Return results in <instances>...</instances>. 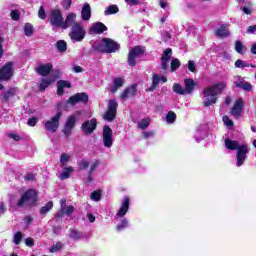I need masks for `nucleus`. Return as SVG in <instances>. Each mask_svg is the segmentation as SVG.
Returning <instances> with one entry per match:
<instances>
[{
    "instance_id": "052dcab7",
    "label": "nucleus",
    "mask_w": 256,
    "mask_h": 256,
    "mask_svg": "<svg viewBox=\"0 0 256 256\" xmlns=\"http://www.w3.org/2000/svg\"><path fill=\"white\" fill-rule=\"evenodd\" d=\"M161 69H163V71H167V69H169V61L161 60Z\"/></svg>"
},
{
    "instance_id": "473e14b6",
    "label": "nucleus",
    "mask_w": 256,
    "mask_h": 256,
    "mask_svg": "<svg viewBox=\"0 0 256 256\" xmlns=\"http://www.w3.org/2000/svg\"><path fill=\"white\" fill-rule=\"evenodd\" d=\"M51 83H53V80L42 78L39 84V91L43 93V91H45V89H47Z\"/></svg>"
},
{
    "instance_id": "ea45409f",
    "label": "nucleus",
    "mask_w": 256,
    "mask_h": 256,
    "mask_svg": "<svg viewBox=\"0 0 256 256\" xmlns=\"http://www.w3.org/2000/svg\"><path fill=\"white\" fill-rule=\"evenodd\" d=\"M150 123H151V119L144 118L138 123V129H142V131H145V129L149 127Z\"/></svg>"
},
{
    "instance_id": "37998d69",
    "label": "nucleus",
    "mask_w": 256,
    "mask_h": 256,
    "mask_svg": "<svg viewBox=\"0 0 256 256\" xmlns=\"http://www.w3.org/2000/svg\"><path fill=\"white\" fill-rule=\"evenodd\" d=\"M235 67H237V69H245V67H249V63L241 60V59H237L234 63Z\"/></svg>"
},
{
    "instance_id": "a878e982",
    "label": "nucleus",
    "mask_w": 256,
    "mask_h": 256,
    "mask_svg": "<svg viewBox=\"0 0 256 256\" xmlns=\"http://www.w3.org/2000/svg\"><path fill=\"white\" fill-rule=\"evenodd\" d=\"M125 85V80L121 77H117L114 79L113 87L110 88L111 93H115L116 91H119V88L123 87Z\"/></svg>"
},
{
    "instance_id": "5701e85b",
    "label": "nucleus",
    "mask_w": 256,
    "mask_h": 256,
    "mask_svg": "<svg viewBox=\"0 0 256 256\" xmlns=\"http://www.w3.org/2000/svg\"><path fill=\"white\" fill-rule=\"evenodd\" d=\"M224 143H225L226 149H229V151H237L238 148L241 147V145H239V142L235 140H231L229 138H226Z\"/></svg>"
},
{
    "instance_id": "13d9d810",
    "label": "nucleus",
    "mask_w": 256,
    "mask_h": 256,
    "mask_svg": "<svg viewBox=\"0 0 256 256\" xmlns=\"http://www.w3.org/2000/svg\"><path fill=\"white\" fill-rule=\"evenodd\" d=\"M99 165H101V162L99 160H96L91 166H90V173H93V171H95V169H97V167H99Z\"/></svg>"
},
{
    "instance_id": "cd10ccee",
    "label": "nucleus",
    "mask_w": 256,
    "mask_h": 256,
    "mask_svg": "<svg viewBox=\"0 0 256 256\" xmlns=\"http://www.w3.org/2000/svg\"><path fill=\"white\" fill-rule=\"evenodd\" d=\"M73 171H75V168H73V166L65 167L64 171L60 174V179L62 181H65V179H69V177H71V173H73Z\"/></svg>"
},
{
    "instance_id": "4d7b16f0",
    "label": "nucleus",
    "mask_w": 256,
    "mask_h": 256,
    "mask_svg": "<svg viewBox=\"0 0 256 256\" xmlns=\"http://www.w3.org/2000/svg\"><path fill=\"white\" fill-rule=\"evenodd\" d=\"M222 119L227 127H233V120H230L228 116H223Z\"/></svg>"
},
{
    "instance_id": "603ef678",
    "label": "nucleus",
    "mask_w": 256,
    "mask_h": 256,
    "mask_svg": "<svg viewBox=\"0 0 256 256\" xmlns=\"http://www.w3.org/2000/svg\"><path fill=\"white\" fill-rule=\"evenodd\" d=\"M91 199L93 201H99L101 199V190L93 191L91 193Z\"/></svg>"
},
{
    "instance_id": "4468645a",
    "label": "nucleus",
    "mask_w": 256,
    "mask_h": 256,
    "mask_svg": "<svg viewBox=\"0 0 256 256\" xmlns=\"http://www.w3.org/2000/svg\"><path fill=\"white\" fill-rule=\"evenodd\" d=\"M236 151V165L237 167H241V165L245 163V159H247L249 147L247 145H240V147Z\"/></svg>"
},
{
    "instance_id": "f03ea898",
    "label": "nucleus",
    "mask_w": 256,
    "mask_h": 256,
    "mask_svg": "<svg viewBox=\"0 0 256 256\" xmlns=\"http://www.w3.org/2000/svg\"><path fill=\"white\" fill-rule=\"evenodd\" d=\"M227 87V83L219 82L212 86H208L203 90V97L206 101L203 102V107H211V105H215L217 103V99L219 95L225 91Z\"/></svg>"
},
{
    "instance_id": "5fc2aeb1",
    "label": "nucleus",
    "mask_w": 256,
    "mask_h": 256,
    "mask_svg": "<svg viewBox=\"0 0 256 256\" xmlns=\"http://www.w3.org/2000/svg\"><path fill=\"white\" fill-rule=\"evenodd\" d=\"M74 211H75L74 206H66L65 210H64V213H65V215L69 216V215H73Z\"/></svg>"
},
{
    "instance_id": "bf43d9fd",
    "label": "nucleus",
    "mask_w": 256,
    "mask_h": 256,
    "mask_svg": "<svg viewBox=\"0 0 256 256\" xmlns=\"http://www.w3.org/2000/svg\"><path fill=\"white\" fill-rule=\"evenodd\" d=\"M5 42V39L0 36V59L3 57L5 50L3 49V43Z\"/></svg>"
},
{
    "instance_id": "8fccbe9b",
    "label": "nucleus",
    "mask_w": 256,
    "mask_h": 256,
    "mask_svg": "<svg viewBox=\"0 0 256 256\" xmlns=\"http://www.w3.org/2000/svg\"><path fill=\"white\" fill-rule=\"evenodd\" d=\"M61 5L65 11H69L73 5V0H62Z\"/></svg>"
},
{
    "instance_id": "1a4fd4ad",
    "label": "nucleus",
    "mask_w": 256,
    "mask_h": 256,
    "mask_svg": "<svg viewBox=\"0 0 256 256\" xmlns=\"http://www.w3.org/2000/svg\"><path fill=\"white\" fill-rule=\"evenodd\" d=\"M83 135H93L97 129V119L92 118L91 120H85L80 127Z\"/></svg>"
},
{
    "instance_id": "2eb2a0df",
    "label": "nucleus",
    "mask_w": 256,
    "mask_h": 256,
    "mask_svg": "<svg viewBox=\"0 0 256 256\" xmlns=\"http://www.w3.org/2000/svg\"><path fill=\"white\" fill-rule=\"evenodd\" d=\"M244 107L243 98H238L230 110V115H233L234 119H239L243 115Z\"/></svg>"
},
{
    "instance_id": "7ed1b4c3",
    "label": "nucleus",
    "mask_w": 256,
    "mask_h": 256,
    "mask_svg": "<svg viewBox=\"0 0 256 256\" xmlns=\"http://www.w3.org/2000/svg\"><path fill=\"white\" fill-rule=\"evenodd\" d=\"M93 51L101 54H111L117 53L119 49H121V45L117 43V41L111 38H102V43H97L92 45Z\"/></svg>"
},
{
    "instance_id": "338daca9",
    "label": "nucleus",
    "mask_w": 256,
    "mask_h": 256,
    "mask_svg": "<svg viewBox=\"0 0 256 256\" xmlns=\"http://www.w3.org/2000/svg\"><path fill=\"white\" fill-rule=\"evenodd\" d=\"M125 3H130V5L135 6L141 3L139 0H125Z\"/></svg>"
},
{
    "instance_id": "72a5a7b5",
    "label": "nucleus",
    "mask_w": 256,
    "mask_h": 256,
    "mask_svg": "<svg viewBox=\"0 0 256 256\" xmlns=\"http://www.w3.org/2000/svg\"><path fill=\"white\" fill-rule=\"evenodd\" d=\"M53 209V201H49L40 208V215H47Z\"/></svg>"
},
{
    "instance_id": "58836bf2",
    "label": "nucleus",
    "mask_w": 256,
    "mask_h": 256,
    "mask_svg": "<svg viewBox=\"0 0 256 256\" xmlns=\"http://www.w3.org/2000/svg\"><path fill=\"white\" fill-rule=\"evenodd\" d=\"M69 237H70V239L77 241V240L81 239V237H83V235L81 234V232H79V230L72 229V230H70Z\"/></svg>"
},
{
    "instance_id": "bb28decb",
    "label": "nucleus",
    "mask_w": 256,
    "mask_h": 256,
    "mask_svg": "<svg viewBox=\"0 0 256 256\" xmlns=\"http://www.w3.org/2000/svg\"><path fill=\"white\" fill-rule=\"evenodd\" d=\"M236 87L238 89H243V91H247V93L253 91V85H251L249 82H245V80L236 82Z\"/></svg>"
},
{
    "instance_id": "f3484780",
    "label": "nucleus",
    "mask_w": 256,
    "mask_h": 256,
    "mask_svg": "<svg viewBox=\"0 0 256 256\" xmlns=\"http://www.w3.org/2000/svg\"><path fill=\"white\" fill-rule=\"evenodd\" d=\"M35 71L36 73H38V75H41V77H47V75H49L51 71H53V64L51 63L42 64L37 68H35Z\"/></svg>"
},
{
    "instance_id": "c03bdc74",
    "label": "nucleus",
    "mask_w": 256,
    "mask_h": 256,
    "mask_svg": "<svg viewBox=\"0 0 256 256\" xmlns=\"http://www.w3.org/2000/svg\"><path fill=\"white\" fill-rule=\"evenodd\" d=\"M63 249V243L57 242L56 244L50 247V253H57V251H61Z\"/></svg>"
},
{
    "instance_id": "774afa93",
    "label": "nucleus",
    "mask_w": 256,
    "mask_h": 256,
    "mask_svg": "<svg viewBox=\"0 0 256 256\" xmlns=\"http://www.w3.org/2000/svg\"><path fill=\"white\" fill-rule=\"evenodd\" d=\"M87 217L90 223H95V215H93L92 213H88Z\"/></svg>"
},
{
    "instance_id": "864d4df0",
    "label": "nucleus",
    "mask_w": 256,
    "mask_h": 256,
    "mask_svg": "<svg viewBox=\"0 0 256 256\" xmlns=\"http://www.w3.org/2000/svg\"><path fill=\"white\" fill-rule=\"evenodd\" d=\"M38 17L39 19H47V13L45 12V8L43 6H40L38 10Z\"/></svg>"
},
{
    "instance_id": "0e129e2a",
    "label": "nucleus",
    "mask_w": 256,
    "mask_h": 256,
    "mask_svg": "<svg viewBox=\"0 0 256 256\" xmlns=\"http://www.w3.org/2000/svg\"><path fill=\"white\" fill-rule=\"evenodd\" d=\"M73 71H74V73H83V67H81L79 65H75L73 67Z\"/></svg>"
},
{
    "instance_id": "0eeeda50",
    "label": "nucleus",
    "mask_w": 256,
    "mask_h": 256,
    "mask_svg": "<svg viewBox=\"0 0 256 256\" xmlns=\"http://www.w3.org/2000/svg\"><path fill=\"white\" fill-rule=\"evenodd\" d=\"M70 27H71L70 37L72 41L81 42L83 41V39H85L86 32H85V28H83L81 23L75 22L74 20L73 24Z\"/></svg>"
},
{
    "instance_id": "20e7f679",
    "label": "nucleus",
    "mask_w": 256,
    "mask_h": 256,
    "mask_svg": "<svg viewBox=\"0 0 256 256\" xmlns=\"http://www.w3.org/2000/svg\"><path fill=\"white\" fill-rule=\"evenodd\" d=\"M39 192L35 189L26 190L17 202V207H37L39 205Z\"/></svg>"
},
{
    "instance_id": "a19ab883",
    "label": "nucleus",
    "mask_w": 256,
    "mask_h": 256,
    "mask_svg": "<svg viewBox=\"0 0 256 256\" xmlns=\"http://www.w3.org/2000/svg\"><path fill=\"white\" fill-rule=\"evenodd\" d=\"M24 34L26 37H31L33 35V24L26 23L24 26Z\"/></svg>"
},
{
    "instance_id": "c756f323",
    "label": "nucleus",
    "mask_w": 256,
    "mask_h": 256,
    "mask_svg": "<svg viewBox=\"0 0 256 256\" xmlns=\"http://www.w3.org/2000/svg\"><path fill=\"white\" fill-rule=\"evenodd\" d=\"M235 49L236 53H239L240 55H245V53L247 52V47L243 45V42L239 40L235 42Z\"/></svg>"
},
{
    "instance_id": "a18cd8bd",
    "label": "nucleus",
    "mask_w": 256,
    "mask_h": 256,
    "mask_svg": "<svg viewBox=\"0 0 256 256\" xmlns=\"http://www.w3.org/2000/svg\"><path fill=\"white\" fill-rule=\"evenodd\" d=\"M89 168V161H87V159H82L79 163H78V169L80 171H84V169H88Z\"/></svg>"
},
{
    "instance_id": "09e8293b",
    "label": "nucleus",
    "mask_w": 256,
    "mask_h": 256,
    "mask_svg": "<svg viewBox=\"0 0 256 256\" xmlns=\"http://www.w3.org/2000/svg\"><path fill=\"white\" fill-rule=\"evenodd\" d=\"M71 161V157H69V155H67V153H63L60 156V163L61 165H67V163H69Z\"/></svg>"
},
{
    "instance_id": "e2e57ef3",
    "label": "nucleus",
    "mask_w": 256,
    "mask_h": 256,
    "mask_svg": "<svg viewBox=\"0 0 256 256\" xmlns=\"http://www.w3.org/2000/svg\"><path fill=\"white\" fill-rule=\"evenodd\" d=\"M63 215H65V207H62L60 212L56 214L57 219H62Z\"/></svg>"
},
{
    "instance_id": "6e6552de",
    "label": "nucleus",
    "mask_w": 256,
    "mask_h": 256,
    "mask_svg": "<svg viewBox=\"0 0 256 256\" xmlns=\"http://www.w3.org/2000/svg\"><path fill=\"white\" fill-rule=\"evenodd\" d=\"M119 104H117V101L110 100L108 102V109L105 111L103 115L104 121H109L110 123L112 121H115L117 119V107Z\"/></svg>"
},
{
    "instance_id": "aec40b11",
    "label": "nucleus",
    "mask_w": 256,
    "mask_h": 256,
    "mask_svg": "<svg viewBox=\"0 0 256 256\" xmlns=\"http://www.w3.org/2000/svg\"><path fill=\"white\" fill-rule=\"evenodd\" d=\"M195 87H197V82H195V80L191 78L184 79V90L186 95H193Z\"/></svg>"
},
{
    "instance_id": "7c9ffc66",
    "label": "nucleus",
    "mask_w": 256,
    "mask_h": 256,
    "mask_svg": "<svg viewBox=\"0 0 256 256\" xmlns=\"http://www.w3.org/2000/svg\"><path fill=\"white\" fill-rule=\"evenodd\" d=\"M160 82H161V77H159V75H157V74H153L152 85L150 88H148V91H155V89H157V87H159Z\"/></svg>"
},
{
    "instance_id": "9d476101",
    "label": "nucleus",
    "mask_w": 256,
    "mask_h": 256,
    "mask_svg": "<svg viewBox=\"0 0 256 256\" xmlns=\"http://www.w3.org/2000/svg\"><path fill=\"white\" fill-rule=\"evenodd\" d=\"M75 125H77V117H75V115L68 116L62 129V133L65 137H71L73 129H75Z\"/></svg>"
},
{
    "instance_id": "49530a36",
    "label": "nucleus",
    "mask_w": 256,
    "mask_h": 256,
    "mask_svg": "<svg viewBox=\"0 0 256 256\" xmlns=\"http://www.w3.org/2000/svg\"><path fill=\"white\" fill-rule=\"evenodd\" d=\"M21 241H23V233L18 231L14 234V243L15 245H21Z\"/></svg>"
},
{
    "instance_id": "680f3d73",
    "label": "nucleus",
    "mask_w": 256,
    "mask_h": 256,
    "mask_svg": "<svg viewBox=\"0 0 256 256\" xmlns=\"http://www.w3.org/2000/svg\"><path fill=\"white\" fill-rule=\"evenodd\" d=\"M25 243L27 247H33L35 245V240H33V238H26Z\"/></svg>"
},
{
    "instance_id": "f8f14e48",
    "label": "nucleus",
    "mask_w": 256,
    "mask_h": 256,
    "mask_svg": "<svg viewBox=\"0 0 256 256\" xmlns=\"http://www.w3.org/2000/svg\"><path fill=\"white\" fill-rule=\"evenodd\" d=\"M13 77V62H7L0 68V81H9Z\"/></svg>"
},
{
    "instance_id": "9b49d317",
    "label": "nucleus",
    "mask_w": 256,
    "mask_h": 256,
    "mask_svg": "<svg viewBox=\"0 0 256 256\" xmlns=\"http://www.w3.org/2000/svg\"><path fill=\"white\" fill-rule=\"evenodd\" d=\"M102 139L104 147H107L108 149H110V147H113V130L110 126L105 125L103 127Z\"/></svg>"
},
{
    "instance_id": "c9c22d12",
    "label": "nucleus",
    "mask_w": 256,
    "mask_h": 256,
    "mask_svg": "<svg viewBox=\"0 0 256 256\" xmlns=\"http://www.w3.org/2000/svg\"><path fill=\"white\" fill-rule=\"evenodd\" d=\"M172 89L177 95H187V93L185 92V88H183V86L179 83H174Z\"/></svg>"
},
{
    "instance_id": "4be33fe9",
    "label": "nucleus",
    "mask_w": 256,
    "mask_h": 256,
    "mask_svg": "<svg viewBox=\"0 0 256 256\" xmlns=\"http://www.w3.org/2000/svg\"><path fill=\"white\" fill-rule=\"evenodd\" d=\"M107 31V27L103 24V22H95L90 27V33H93L94 35H101Z\"/></svg>"
},
{
    "instance_id": "6ab92c4d",
    "label": "nucleus",
    "mask_w": 256,
    "mask_h": 256,
    "mask_svg": "<svg viewBox=\"0 0 256 256\" xmlns=\"http://www.w3.org/2000/svg\"><path fill=\"white\" fill-rule=\"evenodd\" d=\"M73 85H71V82L67 80H59L57 81V95L58 97L63 96L65 93V89H71Z\"/></svg>"
},
{
    "instance_id": "69168bd1",
    "label": "nucleus",
    "mask_w": 256,
    "mask_h": 256,
    "mask_svg": "<svg viewBox=\"0 0 256 256\" xmlns=\"http://www.w3.org/2000/svg\"><path fill=\"white\" fill-rule=\"evenodd\" d=\"M9 137H10L11 139H14V141H21V136H19V135H17V134L11 133V134H9Z\"/></svg>"
},
{
    "instance_id": "e433bc0d",
    "label": "nucleus",
    "mask_w": 256,
    "mask_h": 256,
    "mask_svg": "<svg viewBox=\"0 0 256 256\" xmlns=\"http://www.w3.org/2000/svg\"><path fill=\"white\" fill-rule=\"evenodd\" d=\"M181 67V61L178 58H173L170 63V69L172 73H175L176 70Z\"/></svg>"
},
{
    "instance_id": "ddd939ff",
    "label": "nucleus",
    "mask_w": 256,
    "mask_h": 256,
    "mask_svg": "<svg viewBox=\"0 0 256 256\" xmlns=\"http://www.w3.org/2000/svg\"><path fill=\"white\" fill-rule=\"evenodd\" d=\"M67 103L69 105H77V103H83L84 105H87L89 103V95L85 92L77 93L73 96H71L68 100Z\"/></svg>"
},
{
    "instance_id": "4c0bfd02",
    "label": "nucleus",
    "mask_w": 256,
    "mask_h": 256,
    "mask_svg": "<svg viewBox=\"0 0 256 256\" xmlns=\"http://www.w3.org/2000/svg\"><path fill=\"white\" fill-rule=\"evenodd\" d=\"M177 121V114L173 111H169L166 115V122L169 125H172V123H175Z\"/></svg>"
},
{
    "instance_id": "dca6fc26",
    "label": "nucleus",
    "mask_w": 256,
    "mask_h": 256,
    "mask_svg": "<svg viewBox=\"0 0 256 256\" xmlns=\"http://www.w3.org/2000/svg\"><path fill=\"white\" fill-rule=\"evenodd\" d=\"M129 97H137V84L128 86L120 95V99L126 101Z\"/></svg>"
},
{
    "instance_id": "c85d7f7f",
    "label": "nucleus",
    "mask_w": 256,
    "mask_h": 256,
    "mask_svg": "<svg viewBox=\"0 0 256 256\" xmlns=\"http://www.w3.org/2000/svg\"><path fill=\"white\" fill-rule=\"evenodd\" d=\"M55 47L59 53H65L67 51V42L65 40H58Z\"/></svg>"
},
{
    "instance_id": "393cba45",
    "label": "nucleus",
    "mask_w": 256,
    "mask_h": 256,
    "mask_svg": "<svg viewBox=\"0 0 256 256\" xmlns=\"http://www.w3.org/2000/svg\"><path fill=\"white\" fill-rule=\"evenodd\" d=\"M83 21H89L91 19V5L85 4L81 11Z\"/></svg>"
},
{
    "instance_id": "3c124183",
    "label": "nucleus",
    "mask_w": 256,
    "mask_h": 256,
    "mask_svg": "<svg viewBox=\"0 0 256 256\" xmlns=\"http://www.w3.org/2000/svg\"><path fill=\"white\" fill-rule=\"evenodd\" d=\"M10 17L13 21H19L21 17V12H19V10H12L10 13Z\"/></svg>"
},
{
    "instance_id": "2f4dec72",
    "label": "nucleus",
    "mask_w": 256,
    "mask_h": 256,
    "mask_svg": "<svg viewBox=\"0 0 256 256\" xmlns=\"http://www.w3.org/2000/svg\"><path fill=\"white\" fill-rule=\"evenodd\" d=\"M119 13V6L112 4L108 6V8L104 11V15L109 16V15H115Z\"/></svg>"
},
{
    "instance_id": "b1692460",
    "label": "nucleus",
    "mask_w": 256,
    "mask_h": 256,
    "mask_svg": "<svg viewBox=\"0 0 256 256\" xmlns=\"http://www.w3.org/2000/svg\"><path fill=\"white\" fill-rule=\"evenodd\" d=\"M17 95V88H9L6 92L3 93V101L9 103V100Z\"/></svg>"
},
{
    "instance_id": "f704fd0d",
    "label": "nucleus",
    "mask_w": 256,
    "mask_h": 256,
    "mask_svg": "<svg viewBox=\"0 0 256 256\" xmlns=\"http://www.w3.org/2000/svg\"><path fill=\"white\" fill-rule=\"evenodd\" d=\"M172 55H173V50L171 48H167L163 51L160 61H171Z\"/></svg>"
},
{
    "instance_id": "f257e3e1",
    "label": "nucleus",
    "mask_w": 256,
    "mask_h": 256,
    "mask_svg": "<svg viewBox=\"0 0 256 256\" xmlns=\"http://www.w3.org/2000/svg\"><path fill=\"white\" fill-rule=\"evenodd\" d=\"M77 19V14L75 13H69L66 16V19H63V13L61 12V10L59 9H54L51 10L50 12V25H52V27H56L57 29H69V27H71V25H73V23L75 22V20Z\"/></svg>"
},
{
    "instance_id": "a211bd4d",
    "label": "nucleus",
    "mask_w": 256,
    "mask_h": 256,
    "mask_svg": "<svg viewBox=\"0 0 256 256\" xmlns=\"http://www.w3.org/2000/svg\"><path fill=\"white\" fill-rule=\"evenodd\" d=\"M129 205H131V199L129 197H125L122 201L121 207L117 212V217L122 218L124 215H127L129 211Z\"/></svg>"
},
{
    "instance_id": "412c9836",
    "label": "nucleus",
    "mask_w": 256,
    "mask_h": 256,
    "mask_svg": "<svg viewBox=\"0 0 256 256\" xmlns=\"http://www.w3.org/2000/svg\"><path fill=\"white\" fill-rule=\"evenodd\" d=\"M229 24H222L219 28L215 30L216 37L220 39H225V37H229L231 35V31H229Z\"/></svg>"
},
{
    "instance_id": "39448f33",
    "label": "nucleus",
    "mask_w": 256,
    "mask_h": 256,
    "mask_svg": "<svg viewBox=\"0 0 256 256\" xmlns=\"http://www.w3.org/2000/svg\"><path fill=\"white\" fill-rule=\"evenodd\" d=\"M63 117V112L58 111L50 120H47L44 123V128L49 133H57V129H59V125H61L60 121Z\"/></svg>"
},
{
    "instance_id": "6e6d98bb",
    "label": "nucleus",
    "mask_w": 256,
    "mask_h": 256,
    "mask_svg": "<svg viewBox=\"0 0 256 256\" xmlns=\"http://www.w3.org/2000/svg\"><path fill=\"white\" fill-rule=\"evenodd\" d=\"M27 125H29V127H35V125H37V117L29 118Z\"/></svg>"
},
{
    "instance_id": "79ce46f5",
    "label": "nucleus",
    "mask_w": 256,
    "mask_h": 256,
    "mask_svg": "<svg viewBox=\"0 0 256 256\" xmlns=\"http://www.w3.org/2000/svg\"><path fill=\"white\" fill-rule=\"evenodd\" d=\"M129 226V221H127V218H123L121 220V223L116 226V229L118 232L123 231V229H126V227Z\"/></svg>"
},
{
    "instance_id": "de8ad7c7",
    "label": "nucleus",
    "mask_w": 256,
    "mask_h": 256,
    "mask_svg": "<svg viewBox=\"0 0 256 256\" xmlns=\"http://www.w3.org/2000/svg\"><path fill=\"white\" fill-rule=\"evenodd\" d=\"M187 67L190 73H197V65L195 64V61L189 60Z\"/></svg>"
},
{
    "instance_id": "423d86ee",
    "label": "nucleus",
    "mask_w": 256,
    "mask_h": 256,
    "mask_svg": "<svg viewBox=\"0 0 256 256\" xmlns=\"http://www.w3.org/2000/svg\"><path fill=\"white\" fill-rule=\"evenodd\" d=\"M143 55H145V48L141 45L134 46L128 53V65L135 67V65H137V57H143Z\"/></svg>"
}]
</instances>
